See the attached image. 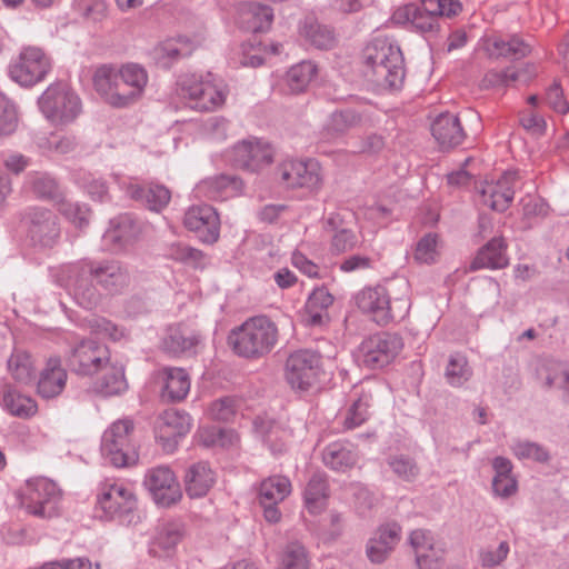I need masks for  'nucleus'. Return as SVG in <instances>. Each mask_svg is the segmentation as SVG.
Instances as JSON below:
<instances>
[{
    "label": "nucleus",
    "instance_id": "c9c22d12",
    "mask_svg": "<svg viewBox=\"0 0 569 569\" xmlns=\"http://www.w3.org/2000/svg\"><path fill=\"white\" fill-rule=\"evenodd\" d=\"M129 192L132 198L143 200L154 211L163 209L171 199L170 191L163 186L150 184L148 187L131 186Z\"/></svg>",
    "mask_w": 569,
    "mask_h": 569
},
{
    "label": "nucleus",
    "instance_id": "f03ea898",
    "mask_svg": "<svg viewBox=\"0 0 569 569\" xmlns=\"http://www.w3.org/2000/svg\"><path fill=\"white\" fill-rule=\"evenodd\" d=\"M278 337V327L271 319L266 316H256L231 331L229 343L237 355L257 358L270 352Z\"/></svg>",
    "mask_w": 569,
    "mask_h": 569
},
{
    "label": "nucleus",
    "instance_id": "338daca9",
    "mask_svg": "<svg viewBox=\"0 0 569 569\" xmlns=\"http://www.w3.org/2000/svg\"><path fill=\"white\" fill-rule=\"evenodd\" d=\"M397 287L400 290L401 296L397 298L398 309H399V318L403 319L410 309L411 300H410V284L405 278H397Z\"/></svg>",
    "mask_w": 569,
    "mask_h": 569
},
{
    "label": "nucleus",
    "instance_id": "e2e57ef3",
    "mask_svg": "<svg viewBox=\"0 0 569 569\" xmlns=\"http://www.w3.org/2000/svg\"><path fill=\"white\" fill-rule=\"evenodd\" d=\"M79 9L86 18L98 21L106 17L108 7L104 0H81Z\"/></svg>",
    "mask_w": 569,
    "mask_h": 569
},
{
    "label": "nucleus",
    "instance_id": "a18cd8bd",
    "mask_svg": "<svg viewBox=\"0 0 569 569\" xmlns=\"http://www.w3.org/2000/svg\"><path fill=\"white\" fill-rule=\"evenodd\" d=\"M202 43V38L193 37L189 38L187 36H180L176 39H170L166 41L161 51L163 54H167L169 58H179L190 56L193 50Z\"/></svg>",
    "mask_w": 569,
    "mask_h": 569
},
{
    "label": "nucleus",
    "instance_id": "58836bf2",
    "mask_svg": "<svg viewBox=\"0 0 569 569\" xmlns=\"http://www.w3.org/2000/svg\"><path fill=\"white\" fill-rule=\"evenodd\" d=\"M327 482L321 476L310 479L305 490V505L310 513H320L327 506Z\"/></svg>",
    "mask_w": 569,
    "mask_h": 569
},
{
    "label": "nucleus",
    "instance_id": "ddd939ff",
    "mask_svg": "<svg viewBox=\"0 0 569 569\" xmlns=\"http://www.w3.org/2000/svg\"><path fill=\"white\" fill-rule=\"evenodd\" d=\"M319 372L320 359L310 351H297L286 363V378L293 389L308 390L316 383Z\"/></svg>",
    "mask_w": 569,
    "mask_h": 569
},
{
    "label": "nucleus",
    "instance_id": "9d476101",
    "mask_svg": "<svg viewBox=\"0 0 569 569\" xmlns=\"http://www.w3.org/2000/svg\"><path fill=\"white\" fill-rule=\"evenodd\" d=\"M144 486L158 506L171 507L182 499L180 482L173 470L167 466L149 469Z\"/></svg>",
    "mask_w": 569,
    "mask_h": 569
},
{
    "label": "nucleus",
    "instance_id": "f3484780",
    "mask_svg": "<svg viewBox=\"0 0 569 569\" xmlns=\"http://www.w3.org/2000/svg\"><path fill=\"white\" fill-rule=\"evenodd\" d=\"M160 398L167 402L182 401L189 393L191 381L189 373L177 367H163L154 375Z\"/></svg>",
    "mask_w": 569,
    "mask_h": 569
},
{
    "label": "nucleus",
    "instance_id": "ea45409f",
    "mask_svg": "<svg viewBox=\"0 0 569 569\" xmlns=\"http://www.w3.org/2000/svg\"><path fill=\"white\" fill-rule=\"evenodd\" d=\"M196 439L204 447H228L238 440L232 430L211 426L200 427Z\"/></svg>",
    "mask_w": 569,
    "mask_h": 569
},
{
    "label": "nucleus",
    "instance_id": "6e6d98bb",
    "mask_svg": "<svg viewBox=\"0 0 569 569\" xmlns=\"http://www.w3.org/2000/svg\"><path fill=\"white\" fill-rule=\"evenodd\" d=\"M513 453L520 459L532 458L538 462H547L549 460L548 451L536 442H518L513 447Z\"/></svg>",
    "mask_w": 569,
    "mask_h": 569
},
{
    "label": "nucleus",
    "instance_id": "b1692460",
    "mask_svg": "<svg viewBox=\"0 0 569 569\" xmlns=\"http://www.w3.org/2000/svg\"><path fill=\"white\" fill-rule=\"evenodd\" d=\"M433 138L443 150L452 149L462 143L466 138L460 120L449 112L439 114L431 126Z\"/></svg>",
    "mask_w": 569,
    "mask_h": 569
},
{
    "label": "nucleus",
    "instance_id": "09e8293b",
    "mask_svg": "<svg viewBox=\"0 0 569 569\" xmlns=\"http://www.w3.org/2000/svg\"><path fill=\"white\" fill-rule=\"evenodd\" d=\"M237 410V401L232 397H222L210 402L206 409V415L211 420L228 421Z\"/></svg>",
    "mask_w": 569,
    "mask_h": 569
},
{
    "label": "nucleus",
    "instance_id": "20e7f679",
    "mask_svg": "<svg viewBox=\"0 0 569 569\" xmlns=\"http://www.w3.org/2000/svg\"><path fill=\"white\" fill-rule=\"evenodd\" d=\"M101 453L117 468L132 467L138 463L139 450L134 439V423L131 419H119L104 430Z\"/></svg>",
    "mask_w": 569,
    "mask_h": 569
},
{
    "label": "nucleus",
    "instance_id": "680f3d73",
    "mask_svg": "<svg viewBox=\"0 0 569 569\" xmlns=\"http://www.w3.org/2000/svg\"><path fill=\"white\" fill-rule=\"evenodd\" d=\"M546 100L548 104L559 113H567L569 111V104L563 98V91L558 82H553L547 90Z\"/></svg>",
    "mask_w": 569,
    "mask_h": 569
},
{
    "label": "nucleus",
    "instance_id": "774afa93",
    "mask_svg": "<svg viewBox=\"0 0 569 569\" xmlns=\"http://www.w3.org/2000/svg\"><path fill=\"white\" fill-rule=\"evenodd\" d=\"M291 262L297 269L308 277L315 278L318 276V266L301 252L295 251L291 257Z\"/></svg>",
    "mask_w": 569,
    "mask_h": 569
},
{
    "label": "nucleus",
    "instance_id": "4be33fe9",
    "mask_svg": "<svg viewBox=\"0 0 569 569\" xmlns=\"http://www.w3.org/2000/svg\"><path fill=\"white\" fill-rule=\"evenodd\" d=\"M67 371L59 358H49L41 369L37 382V392L41 398L51 399L58 397L67 383Z\"/></svg>",
    "mask_w": 569,
    "mask_h": 569
},
{
    "label": "nucleus",
    "instance_id": "79ce46f5",
    "mask_svg": "<svg viewBox=\"0 0 569 569\" xmlns=\"http://www.w3.org/2000/svg\"><path fill=\"white\" fill-rule=\"evenodd\" d=\"M333 302V297L325 288H317L309 296L306 303V312L308 313L307 322L318 325L322 320V313Z\"/></svg>",
    "mask_w": 569,
    "mask_h": 569
},
{
    "label": "nucleus",
    "instance_id": "39448f33",
    "mask_svg": "<svg viewBox=\"0 0 569 569\" xmlns=\"http://www.w3.org/2000/svg\"><path fill=\"white\" fill-rule=\"evenodd\" d=\"M38 103L44 117L57 126L74 121L82 110L79 96L62 82L51 83L40 96Z\"/></svg>",
    "mask_w": 569,
    "mask_h": 569
},
{
    "label": "nucleus",
    "instance_id": "412c9836",
    "mask_svg": "<svg viewBox=\"0 0 569 569\" xmlns=\"http://www.w3.org/2000/svg\"><path fill=\"white\" fill-rule=\"evenodd\" d=\"M184 536L186 528L180 522H167L161 525L158 527L149 545L150 555L157 558L172 557Z\"/></svg>",
    "mask_w": 569,
    "mask_h": 569
},
{
    "label": "nucleus",
    "instance_id": "dca6fc26",
    "mask_svg": "<svg viewBox=\"0 0 569 569\" xmlns=\"http://www.w3.org/2000/svg\"><path fill=\"white\" fill-rule=\"evenodd\" d=\"M517 180V171H506L497 181L482 183L478 187L482 203L495 211H506L513 200Z\"/></svg>",
    "mask_w": 569,
    "mask_h": 569
},
{
    "label": "nucleus",
    "instance_id": "7ed1b4c3",
    "mask_svg": "<svg viewBox=\"0 0 569 569\" xmlns=\"http://www.w3.org/2000/svg\"><path fill=\"white\" fill-rule=\"evenodd\" d=\"M180 91L191 109L202 112L221 109L229 96L226 81L211 72L186 77L180 83Z\"/></svg>",
    "mask_w": 569,
    "mask_h": 569
},
{
    "label": "nucleus",
    "instance_id": "8fccbe9b",
    "mask_svg": "<svg viewBox=\"0 0 569 569\" xmlns=\"http://www.w3.org/2000/svg\"><path fill=\"white\" fill-rule=\"evenodd\" d=\"M198 345V338L193 335L186 336L179 329H174L163 340L164 349L172 355H180L191 350Z\"/></svg>",
    "mask_w": 569,
    "mask_h": 569
},
{
    "label": "nucleus",
    "instance_id": "49530a36",
    "mask_svg": "<svg viewBox=\"0 0 569 569\" xmlns=\"http://www.w3.org/2000/svg\"><path fill=\"white\" fill-rule=\"evenodd\" d=\"M33 236L53 238L58 233L57 222L54 216L43 209H38L31 217Z\"/></svg>",
    "mask_w": 569,
    "mask_h": 569
},
{
    "label": "nucleus",
    "instance_id": "cd10ccee",
    "mask_svg": "<svg viewBox=\"0 0 569 569\" xmlns=\"http://www.w3.org/2000/svg\"><path fill=\"white\" fill-rule=\"evenodd\" d=\"M241 181L228 177L217 176L202 180L196 188L198 197H204L213 200H226L232 198L241 191Z\"/></svg>",
    "mask_w": 569,
    "mask_h": 569
},
{
    "label": "nucleus",
    "instance_id": "473e14b6",
    "mask_svg": "<svg viewBox=\"0 0 569 569\" xmlns=\"http://www.w3.org/2000/svg\"><path fill=\"white\" fill-rule=\"evenodd\" d=\"M325 230L332 233L331 249L337 253L352 249L357 242L355 233L343 226L340 213L329 214L325 221Z\"/></svg>",
    "mask_w": 569,
    "mask_h": 569
},
{
    "label": "nucleus",
    "instance_id": "72a5a7b5",
    "mask_svg": "<svg viewBox=\"0 0 569 569\" xmlns=\"http://www.w3.org/2000/svg\"><path fill=\"white\" fill-rule=\"evenodd\" d=\"M97 376L96 388L102 395H120L128 387L124 370L121 366L109 362Z\"/></svg>",
    "mask_w": 569,
    "mask_h": 569
},
{
    "label": "nucleus",
    "instance_id": "e433bc0d",
    "mask_svg": "<svg viewBox=\"0 0 569 569\" xmlns=\"http://www.w3.org/2000/svg\"><path fill=\"white\" fill-rule=\"evenodd\" d=\"M326 466L337 471H347L351 469L357 462L356 453L346 445L331 443L322 455Z\"/></svg>",
    "mask_w": 569,
    "mask_h": 569
},
{
    "label": "nucleus",
    "instance_id": "bb28decb",
    "mask_svg": "<svg viewBox=\"0 0 569 569\" xmlns=\"http://www.w3.org/2000/svg\"><path fill=\"white\" fill-rule=\"evenodd\" d=\"M273 21L271 8L260 3H242L238 9V23L250 32H263Z\"/></svg>",
    "mask_w": 569,
    "mask_h": 569
},
{
    "label": "nucleus",
    "instance_id": "2eb2a0df",
    "mask_svg": "<svg viewBox=\"0 0 569 569\" xmlns=\"http://www.w3.org/2000/svg\"><path fill=\"white\" fill-rule=\"evenodd\" d=\"M236 166L251 171H259L273 162L272 147L259 139L243 140L231 151Z\"/></svg>",
    "mask_w": 569,
    "mask_h": 569
},
{
    "label": "nucleus",
    "instance_id": "0e129e2a",
    "mask_svg": "<svg viewBox=\"0 0 569 569\" xmlns=\"http://www.w3.org/2000/svg\"><path fill=\"white\" fill-rule=\"evenodd\" d=\"M90 328L96 333L111 340H119L123 337V332L116 325L104 318H93L90 321Z\"/></svg>",
    "mask_w": 569,
    "mask_h": 569
},
{
    "label": "nucleus",
    "instance_id": "393cba45",
    "mask_svg": "<svg viewBox=\"0 0 569 569\" xmlns=\"http://www.w3.org/2000/svg\"><path fill=\"white\" fill-rule=\"evenodd\" d=\"M253 425L256 432L273 453H281L287 449L291 439V431L284 423L267 417H258Z\"/></svg>",
    "mask_w": 569,
    "mask_h": 569
},
{
    "label": "nucleus",
    "instance_id": "f257e3e1",
    "mask_svg": "<svg viewBox=\"0 0 569 569\" xmlns=\"http://www.w3.org/2000/svg\"><path fill=\"white\" fill-rule=\"evenodd\" d=\"M149 81L147 70L133 62L103 64L93 74V86L111 107L126 108L138 102Z\"/></svg>",
    "mask_w": 569,
    "mask_h": 569
},
{
    "label": "nucleus",
    "instance_id": "69168bd1",
    "mask_svg": "<svg viewBox=\"0 0 569 569\" xmlns=\"http://www.w3.org/2000/svg\"><path fill=\"white\" fill-rule=\"evenodd\" d=\"M393 472L409 481L417 477L419 469L411 458L400 456L393 460Z\"/></svg>",
    "mask_w": 569,
    "mask_h": 569
},
{
    "label": "nucleus",
    "instance_id": "2f4dec72",
    "mask_svg": "<svg viewBox=\"0 0 569 569\" xmlns=\"http://www.w3.org/2000/svg\"><path fill=\"white\" fill-rule=\"evenodd\" d=\"M7 371L16 382L29 385L36 377V359L26 350L14 349L7 360Z\"/></svg>",
    "mask_w": 569,
    "mask_h": 569
},
{
    "label": "nucleus",
    "instance_id": "603ef678",
    "mask_svg": "<svg viewBox=\"0 0 569 569\" xmlns=\"http://www.w3.org/2000/svg\"><path fill=\"white\" fill-rule=\"evenodd\" d=\"M369 397H359L348 409L345 418V427L353 429L362 425L369 416Z\"/></svg>",
    "mask_w": 569,
    "mask_h": 569
},
{
    "label": "nucleus",
    "instance_id": "423d86ee",
    "mask_svg": "<svg viewBox=\"0 0 569 569\" xmlns=\"http://www.w3.org/2000/svg\"><path fill=\"white\" fill-rule=\"evenodd\" d=\"M52 70L50 56L40 47H22L10 62V78L22 87L43 81Z\"/></svg>",
    "mask_w": 569,
    "mask_h": 569
},
{
    "label": "nucleus",
    "instance_id": "9b49d317",
    "mask_svg": "<svg viewBox=\"0 0 569 569\" xmlns=\"http://www.w3.org/2000/svg\"><path fill=\"white\" fill-rule=\"evenodd\" d=\"M281 180L289 188H302L310 192L320 190L323 181L322 169L318 161L287 160L280 166Z\"/></svg>",
    "mask_w": 569,
    "mask_h": 569
},
{
    "label": "nucleus",
    "instance_id": "0eeeda50",
    "mask_svg": "<svg viewBox=\"0 0 569 569\" xmlns=\"http://www.w3.org/2000/svg\"><path fill=\"white\" fill-rule=\"evenodd\" d=\"M60 496V490L52 480L37 477L27 480L20 490L19 499L28 513L39 518H51L58 512Z\"/></svg>",
    "mask_w": 569,
    "mask_h": 569
},
{
    "label": "nucleus",
    "instance_id": "a19ab883",
    "mask_svg": "<svg viewBox=\"0 0 569 569\" xmlns=\"http://www.w3.org/2000/svg\"><path fill=\"white\" fill-rule=\"evenodd\" d=\"M390 541L391 527L389 525L380 527L368 541V558L376 563L385 561L390 551Z\"/></svg>",
    "mask_w": 569,
    "mask_h": 569
},
{
    "label": "nucleus",
    "instance_id": "5fc2aeb1",
    "mask_svg": "<svg viewBox=\"0 0 569 569\" xmlns=\"http://www.w3.org/2000/svg\"><path fill=\"white\" fill-rule=\"evenodd\" d=\"M437 234L428 233L417 243L415 259L422 263L433 262L437 257Z\"/></svg>",
    "mask_w": 569,
    "mask_h": 569
},
{
    "label": "nucleus",
    "instance_id": "37998d69",
    "mask_svg": "<svg viewBox=\"0 0 569 569\" xmlns=\"http://www.w3.org/2000/svg\"><path fill=\"white\" fill-rule=\"evenodd\" d=\"M309 556L298 542L288 543L279 555L280 569H309Z\"/></svg>",
    "mask_w": 569,
    "mask_h": 569
},
{
    "label": "nucleus",
    "instance_id": "a211bd4d",
    "mask_svg": "<svg viewBox=\"0 0 569 569\" xmlns=\"http://www.w3.org/2000/svg\"><path fill=\"white\" fill-rule=\"evenodd\" d=\"M358 308L371 316L378 325H388L390 315V293L387 284L367 287L356 296Z\"/></svg>",
    "mask_w": 569,
    "mask_h": 569
},
{
    "label": "nucleus",
    "instance_id": "3c124183",
    "mask_svg": "<svg viewBox=\"0 0 569 569\" xmlns=\"http://www.w3.org/2000/svg\"><path fill=\"white\" fill-rule=\"evenodd\" d=\"M305 37L311 44L319 49L331 48L335 43V37L330 29L319 23H310L303 28Z\"/></svg>",
    "mask_w": 569,
    "mask_h": 569
},
{
    "label": "nucleus",
    "instance_id": "7c9ffc66",
    "mask_svg": "<svg viewBox=\"0 0 569 569\" xmlns=\"http://www.w3.org/2000/svg\"><path fill=\"white\" fill-rule=\"evenodd\" d=\"M391 54V42L388 37H377L363 50V58L368 66L383 79L391 74L389 57Z\"/></svg>",
    "mask_w": 569,
    "mask_h": 569
},
{
    "label": "nucleus",
    "instance_id": "c85d7f7f",
    "mask_svg": "<svg viewBox=\"0 0 569 569\" xmlns=\"http://www.w3.org/2000/svg\"><path fill=\"white\" fill-rule=\"evenodd\" d=\"M390 340L388 333L373 335L360 346L362 363L371 369L381 368L389 363Z\"/></svg>",
    "mask_w": 569,
    "mask_h": 569
},
{
    "label": "nucleus",
    "instance_id": "1a4fd4ad",
    "mask_svg": "<svg viewBox=\"0 0 569 569\" xmlns=\"http://www.w3.org/2000/svg\"><path fill=\"white\" fill-rule=\"evenodd\" d=\"M192 427V418L182 411L169 409L163 411L154 425V438L164 452H173L180 440Z\"/></svg>",
    "mask_w": 569,
    "mask_h": 569
},
{
    "label": "nucleus",
    "instance_id": "aec40b11",
    "mask_svg": "<svg viewBox=\"0 0 569 569\" xmlns=\"http://www.w3.org/2000/svg\"><path fill=\"white\" fill-rule=\"evenodd\" d=\"M184 226L199 233L204 242H214L219 237V218L210 206H194L184 214Z\"/></svg>",
    "mask_w": 569,
    "mask_h": 569
},
{
    "label": "nucleus",
    "instance_id": "bf43d9fd",
    "mask_svg": "<svg viewBox=\"0 0 569 569\" xmlns=\"http://www.w3.org/2000/svg\"><path fill=\"white\" fill-rule=\"evenodd\" d=\"M59 210L77 227H82L88 221L89 210L86 207L61 200Z\"/></svg>",
    "mask_w": 569,
    "mask_h": 569
},
{
    "label": "nucleus",
    "instance_id": "de8ad7c7",
    "mask_svg": "<svg viewBox=\"0 0 569 569\" xmlns=\"http://www.w3.org/2000/svg\"><path fill=\"white\" fill-rule=\"evenodd\" d=\"M445 375L451 386L460 387L470 379L472 372L466 357L457 356L449 359Z\"/></svg>",
    "mask_w": 569,
    "mask_h": 569
},
{
    "label": "nucleus",
    "instance_id": "6e6552de",
    "mask_svg": "<svg viewBox=\"0 0 569 569\" xmlns=\"http://www.w3.org/2000/svg\"><path fill=\"white\" fill-rule=\"evenodd\" d=\"M137 508L133 489L120 480H104L96 496V512L102 519H120Z\"/></svg>",
    "mask_w": 569,
    "mask_h": 569
},
{
    "label": "nucleus",
    "instance_id": "6ab92c4d",
    "mask_svg": "<svg viewBox=\"0 0 569 569\" xmlns=\"http://www.w3.org/2000/svg\"><path fill=\"white\" fill-rule=\"evenodd\" d=\"M422 9L418 8L411 26L421 32H431L438 27L439 17H453L461 11L458 0H421Z\"/></svg>",
    "mask_w": 569,
    "mask_h": 569
},
{
    "label": "nucleus",
    "instance_id": "13d9d810",
    "mask_svg": "<svg viewBox=\"0 0 569 569\" xmlns=\"http://www.w3.org/2000/svg\"><path fill=\"white\" fill-rule=\"evenodd\" d=\"M409 543L412 547L416 559L421 552H426L436 546L435 539L430 531L425 529H416L410 533Z\"/></svg>",
    "mask_w": 569,
    "mask_h": 569
},
{
    "label": "nucleus",
    "instance_id": "c756f323",
    "mask_svg": "<svg viewBox=\"0 0 569 569\" xmlns=\"http://www.w3.org/2000/svg\"><path fill=\"white\" fill-rule=\"evenodd\" d=\"M1 403L3 409L11 416L21 419H29L38 412L36 400L19 391L11 385H4L1 391Z\"/></svg>",
    "mask_w": 569,
    "mask_h": 569
},
{
    "label": "nucleus",
    "instance_id": "5701e85b",
    "mask_svg": "<svg viewBox=\"0 0 569 569\" xmlns=\"http://www.w3.org/2000/svg\"><path fill=\"white\" fill-rule=\"evenodd\" d=\"M216 472L209 463L199 461L190 465L183 476L186 493L189 498L204 497L216 483Z\"/></svg>",
    "mask_w": 569,
    "mask_h": 569
},
{
    "label": "nucleus",
    "instance_id": "4d7b16f0",
    "mask_svg": "<svg viewBox=\"0 0 569 569\" xmlns=\"http://www.w3.org/2000/svg\"><path fill=\"white\" fill-rule=\"evenodd\" d=\"M509 545L507 541L500 542L496 550L483 549L480 551V563L483 568H493L502 563L509 553Z\"/></svg>",
    "mask_w": 569,
    "mask_h": 569
},
{
    "label": "nucleus",
    "instance_id": "f8f14e48",
    "mask_svg": "<svg viewBox=\"0 0 569 569\" xmlns=\"http://www.w3.org/2000/svg\"><path fill=\"white\" fill-rule=\"evenodd\" d=\"M292 486L283 476H271L263 479L258 487V502L263 508V517L270 523L281 520V511L278 505L290 496Z\"/></svg>",
    "mask_w": 569,
    "mask_h": 569
},
{
    "label": "nucleus",
    "instance_id": "a878e982",
    "mask_svg": "<svg viewBox=\"0 0 569 569\" xmlns=\"http://www.w3.org/2000/svg\"><path fill=\"white\" fill-rule=\"evenodd\" d=\"M507 243L502 237L492 238L483 247H481L470 263V270H479L483 268L501 269L508 266Z\"/></svg>",
    "mask_w": 569,
    "mask_h": 569
},
{
    "label": "nucleus",
    "instance_id": "864d4df0",
    "mask_svg": "<svg viewBox=\"0 0 569 569\" xmlns=\"http://www.w3.org/2000/svg\"><path fill=\"white\" fill-rule=\"evenodd\" d=\"M17 124V111L9 99L0 92V134H9L14 131Z\"/></svg>",
    "mask_w": 569,
    "mask_h": 569
},
{
    "label": "nucleus",
    "instance_id": "4468645a",
    "mask_svg": "<svg viewBox=\"0 0 569 569\" xmlns=\"http://www.w3.org/2000/svg\"><path fill=\"white\" fill-rule=\"evenodd\" d=\"M109 362V349L93 340L79 342L70 359L72 369L81 376H97Z\"/></svg>",
    "mask_w": 569,
    "mask_h": 569
},
{
    "label": "nucleus",
    "instance_id": "4c0bfd02",
    "mask_svg": "<svg viewBox=\"0 0 569 569\" xmlns=\"http://www.w3.org/2000/svg\"><path fill=\"white\" fill-rule=\"evenodd\" d=\"M318 76V68L310 61H302L287 73L286 82L292 93L305 91Z\"/></svg>",
    "mask_w": 569,
    "mask_h": 569
},
{
    "label": "nucleus",
    "instance_id": "f704fd0d",
    "mask_svg": "<svg viewBox=\"0 0 569 569\" xmlns=\"http://www.w3.org/2000/svg\"><path fill=\"white\" fill-rule=\"evenodd\" d=\"M491 58H513L516 60L527 57L531 52L529 44L517 37L509 40H489L486 48Z\"/></svg>",
    "mask_w": 569,
    "mask_h": 569
},
{
    "label": "nucleus",
    "instance_id": "052dcab7",
    "mask_svg": "<svg viewBox=\"0 0 569 569\" xmlns=\"http://www.w3.org/2000/svg\"><path fill=\"white\" fill-rule=\"evenodd\" d=\"M443 550L437 546L432 549L421 552L416 559L418 569H440L442 565Z\"/></svg>",
    "mask_w": 569,
    "mask_h": 569
},
{
    "label": "nucleus",
    "instance_id": "c03bdc74",
    "mask_svg": "<svg viewBox=\"0 0 569 569\" xmlns=\"http://www.w3.org/2000/svg\"><path fill=\"white\" fill-rule=\"evenodd\" d=\"M538 376L543 379L547 388H559L563 391V399L569 403V372L558 365L542 366Z\"/></svg>",
    "mask_w": 569,
    "mask_h": 569
}]
</instances>
